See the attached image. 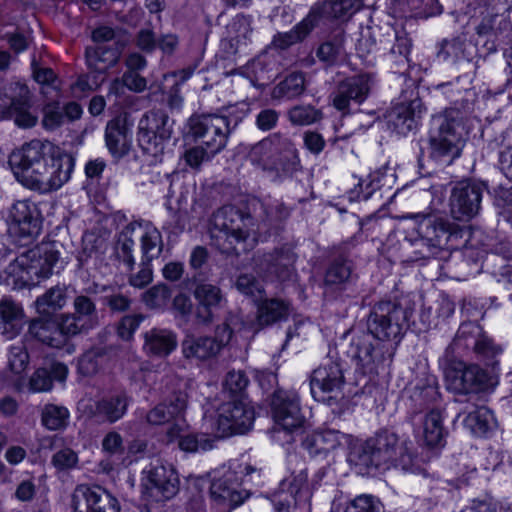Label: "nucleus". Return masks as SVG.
<instances>
[{
	"label": "nucleus",
	"mask_w": 512,
	"mask_h": 512,
	"mask_svg": "<svg viewBox=\"0 0 512 512\" xmlns=\"http://www.w3.org/2000/svg\"><path fill=\"white\" fill-rule=\"evenodd\" d=\"M9 164L22 186L39 194H49L70 180L74 159L52 143L34 139L13 151Z\"/></svg>",
	"instance_id": "obj_1"
},
{
	"label": "nucleus",
	"mask_w": 512,
	"mask_h": 512,
	"mask_svg": "<svg viewBox=\"0 0 512 512\" xmlns=\"http://www.w3.org/2000/svg\"><path fill=\"white\" fill-rule=\"evenodd\" d=\"M406 321L407 311L397 303L381 301L374 305L367 318L368 333L353 334L347 351L364 374L376 373L384 360L383 347H374L372 337L381 341L397 340Z\"/></svg>",
	"instance_id": "obj_2"
},
{
	"label": "nucleus",
	"mask_w": 512,
	"mask_h": 512,
	"mask_svg": "<svg viewBox=\"0 0 512 512\" xmlns=\"http://www.w3.org/2000/svg\"><path fill=\"white\" fill-rule=\"evenodd\" d=\"M348 460L366 469L401 467L406 470L412 463V456L405 441L401 442L395 433L384 430L355 446Z\"/></svg>",
	"instance_id": "obj_3"
},
{
	"label": "nucleus",
	"mask_w": 512,
	"mask_h": 512,
	"mask_svg": "<svg viewBox=\"0 0 512 512\" xmlns=\"http://www.w3.org/2000/svg\"><path fill=\"white\" fill-rule=\"evenodd\" d=\"M464 125L460 110L448 108L433 115L430 122V156L450 164L459 157L464 143Z\"/></svg>",
	"instance_id": "obj_4"
},
{
	"label": "nucleus",
	"mask_w": 512,
	"mask_h": 512,
	"mask_svg": "<svg viewBox=\"0 0 512 512\" xmlns=\"http://www.w3.org/2000/svg\"><path fill=\"white\" fill-rule=\"evenodd\" d=\"M136 239L141 242L142 260L152 262L160 256L163 250L162 235L156 227L144 221L128 223L118 233L115 253L129 271L135 265L133 251Z\"/></svg>",
	"instance_id": "obj_5"
},
{
	"label": "nucleus",
	"mask_w": 512,
	"mask_h": 512,
	"mask_svg": "<svg viewBox=\"0 0 512 512\" xmlns=\"http://www.w3.org/2000/svg\"><path fill=\"white\" fill-rule=\"evenodd\" d=\"M252 218L231 205L214 212L210 223L212 244L222 253L231 254L250 235Z\"/></svg>",
	"instance_id": "obj_6"
},
{
	"label": "nucleus",
	"mask_w": 512,
	"mask_h": 512,
	"mask_svg": "<svg viewBox=\"0 0 512 512\" xmlns=\"http://www.w3.org/2000/svg\"><path fill=\"white\" fill-rule=\"evenodd\" d=\"M256 469L246 464L230 463L228 467L215 472L210 485L212 503L222 512H231L242 505L250 493L242 488L244 476L250 475Z\"/></svg>",
	"instance_id": "obj_7"
},
{
	"label": "nucleus",
	"mask_w": 512,
	"mask_h": 512,
	"mask_svg": "<svg viewBox=\"0 0 512 512\" xmlns=\"http://www.w3.org/2000/svg\"><path fill=\"white\" fill-rule=\"evenodd\" d=\"M412 233L408 237L422 257H436L447 249L449 240L458 236L459 227L447 218L436 214L416 216Z\"/></svg>",
	"instance_id": "obj_8"
},
{
	"label": "nucleus",
	"mask_w": 512,
	"mask_h": 512,
	"mask_svg": "<svg viewBox=\"0 0 512 512\" xmlns=\"http://www.w3.org/2000/svg\"><path fill=\"white\" fill-rule=\"evenodd\" d=\"M454 349L459 355L472 351L479 360L491 367L498 363L496 358L502 353V348L475 322L460 325L452 343L446 348L448 360L452 359L450 351Z\"/></svg>",
	"instance_id": "obj_9"
},
{
	"label": "nucleus",
	"mask_w": 512,
	"mask_h": 512,
	"mask_svg": "<svg viewBox=\"0 0 512 512\" xmlns=\"http://www.w3.org/2000/svg\"><path fill=\"white\" fill-rule=\"evenodd\" d=\"M173 130V120L161 110L145 113L138 124V143L155 161L163 155Z\"/></svg>",
	"instance_id": "obj_10"
},
{
	"label": "nucleus",
	"mask_w": 512,
	"mask_h": 512,
	"mask_svg": "<svg viewBox=\"0 0 512 512\" xmlns=\"http://www.w3.org/2000/svg\"><path fill=\"white\" fill-rule=\"evenodd\" d=\"M77 324L73 317L36 318L30 321L26 338L34 339L53 349L66 347L70 354L74 347L69 345L71 337L77 335Z\"/></svg>",
	"instance_id": "obj_11"
},
{
	"label": "nucleus",
	"mask_w": 512,
	"mask_h": 512,
	"mask_svg": "<svg viewBox=\"0 0 512 512\" xmlns=\"http://www.w3.org/2000/svg\"><path fill=\"white\" fill-rule=\"evenodd\" d=\"M231 131L230 120L223 115H193L188 120V137L216 154L226 146Z\"/></svg>",
	"instance_id": "obj_12"
},
{
	"label": "nucleus",
	"mask_w": 512,
	"mask_h": 512,
	"mask_svg": "<svg viewBox=\"0 0 512 512\" xmlns=\"http://www.w3.org/2000/svg\"><path fill=\"white\" fill-rule=\"evenodd\" d=\"M252 164L262 169H284L283 158L290 160L296 157L294 144L278 133L262 139L249 152Z\"/></svg>",
	"instance_id": "obj_13"
},
{
	"label": "nucleus",
	"mask_w": 512,
	"mask_h": 512,
	"mask_svg": "<svg viewBox=\"0 0 512 512\" xmlns=\"http://www.w3.org/2000/svg\"><path fill=\"white\" fill-rule=\"evenodd\" d=\"M345 384L343 363L329 358L316 368L310 378V389L313 398L326 402L329 406L334 403Z\"/></svg>",
	"instance_id": "obj_14"
},
{
	"label": "nucleus",
	"mask_w": 512,
	"mask_h": 512,
	"mask_svg": "<svg viewBox=\"0 0 512 512\" xmlns=\"http://www.w3.org/2000/svg\"><path fill=\"white\" fill-rule=\"evenodd\" d=\"M451 360L443 355L445 362L444 375L447 388L458 394H469L480 390L485 383V373L477 365L464 366L462 362H456L457 350H451Z\"/></svg>",
	"instance_id": "obj_15"
},
{
	"label": "nucleus",
	"mask_w": 512,
	"mask_h": 512,
	"mask_svg": "<svg viewBox=\"0 0 512 512\" xmlns=\"http://www.w3.org/2000/svg\"><path fill=\"white\" fill-rule=\"evenodd\" d=\"M270 411L275 423V431L289 435L300 430L304 423L298 396L289 391L277 390L270 401Z\"/></svg>",
	"instance_id": "obj_16"
},
{
	"label": "nucleus",
	"mask_w": 512,
	"mask_h": 512,
	"mask_svg": "<svg viewBox=\"0 0 512 512\" xmlns=\"http://www.w3.org/2000/svg\"><path fill=\"white\" fill-rule=\"evenodd\" d=\"M252 407L243 402H228L220 406L217 418V432L220 437L248 432L254 422Z\"/></svg>",
	"instance_id": "obj_17"
},
{
	"label": "nucleus",
	"mask_w": 512,
	"mask_h": 512,
	"mask_svg": "<svg viewBox=\"0 0 512 512\" xmlns=\"http://www.w3.org/2000/svg\"><path fill=\"white\" fill-rule=\"evenodd\" d=\"M74 512H119L117 499L101 486L78 485L72 495Z\"/></svg>",
	"instance_id": "obj_18"
},
{
	"label": "nucleus",
	"mask_w": 512,
	"mask_h": 512,
	"mask_svg": "<svg viewBox=\"0 0 512 512\" xmlns=\"http://www.w3.org/2000/svg\"><path fill=\"white\" fill-rule=\"evenodd\" d=\"M374 83V76L370 73L344 79L334 93L333 106L339 111H349L351 103L359 105L367 99Z\"/></svg>",
	"instance_id": "obj_19"
},
{
	"label": "nucleus",
	"mask_w": 512,
	"mask_h": 512,
	"mask_svg": "<svg viewBox=\"0 0 512 512\" xmlns=\"http://www.w3.org/2000/svg\"><path fill=\"white\" fill-rule=\"evenodd\" d=\"M482 198V188L469 181L454 186L450 196L452 216L460 221L470 220L478 214Z\"/></svg>",
	"instance_id": "obj_20"
},
{
	"label": "nucleus",
	"mask_w": 512,
	"mask_h": 512,
	"mask_svg": "<svg viewBox=\"0 0 512 512\" xmlns=\"http://www.w3.org/2000/svg\"><path fill=\"white\" fill-rule=\"evenodd\" d=\"M296 256L290 248L284 247L266 253L256 260L257 271L270 279L284 282L295 274Z\"/></svg>",
	"instance_id": "obj_21"
},
{
	"label": "nucleus",
	"mask_w": 512,
	"mask_h": 512,
	"mask_svg": "<svg viewBox=\"0 0 512 512\" xmlns=\"http://www.w3.org/2000/svg\"><path fill=\"white\" fill-rule=\"evenodd\" d=\"M30 91L25 84L14 83L10 86L9 103L3 107L2 114L13 119L21 128H31L37 123V116L30 112Z\"/></svg>",
	"instance_id": "obj_22"
},
{
	"label": "nucleus",
	"mask_w": 512,
	"mask_h": 512,
	"mask_svg": "<svg viewBox=\"0 0 512 512\" xmlns=\"http://www.w3.org/2000/svg\"><path fill=\"white\" fill-rule=\"evenodd\" d=\"M307 478L306 470L300 469L298 473H292L281 481L279 492L273 500L278 512H288L291 506H296L308 497Z\"/></svg>",
	"instance_id": "obj_23"
},
{
	"label": "nucleus",
	"mask_w": 512,
	"mask_h": 512,
	"mask_svg": "<svg viewBox=\"0 0 512 512\" xmlns=\"http://www.w3.org/2000/svg\"><path fill=\"white\" fill-rule=\"evenodd\" d=\"M146 473L151 489L162 499H171L178 493L180 481L172 464L157 459L150 464Z\"/></svg>",
	"instance_id": "obj_24"
},
{
	"label": "nucleus",
	"mask_w": 512,
	"mask_h": 512,
	"mask_svg": "<svg viewBox=\"0 0 512 512\" xmlns=\"http://www.w3.org/2000/svg\"><path fill=\"white\" fill-rule=\"evenodd\" d=\"M11 228L22 237H35L41 229L40 212L30 200L16 201L9 210Z\"/></svg>",
	"instance_id": "obj_25"
},
{
	"label": "nucleus",
	"mask_w": 512,
	"mask_h": 512,
	"mask_svg": "<svg viewBox=\"0 0 512 512\" xmlns=\"http://www.w3.org/2000/svg\"><path fill=\"white\" fill-rule=\"evenodd\" d=\"M323 10L321 5H313L306 17L290 31L274 35L271 45L276 49L286 50L292 45L302 42L323 18Z\"/></svg>",
	"instance_id": "obj_26"
},
{
	"label": "nucleus",
	"mask_w": 512,
	"mask_h": 512,
	"mask_svg": "<svg viewBox=\"0 0 512 512\" xmlns=\"http://www.w3.org/2000/svg\"><path fill=\"white\" fill-rule=\"evenodd\" d=\"M196 286L193 291L197 301L195 317L199 323L209 324L214 319L215 311L220 308L224 301L221 289L211 283L201 282L195 279Z\"/></svg>",
	"instance_id": "obj_27"
},
{
	"label": "nucleus",
	"mask_w": 512,
	"mask_h": 512,
	"mask_svg": "<svg viewBox=\"0 0 512 512\" xmlns=\"http://www.w3.org/2000/svg\"><path fill=\"white\" fill-rule=\"evenodd\" d=\"M187 404V394L183 391H175L161 403L151 409L146 420L151 425H163L173 421L183 423L182 414Z\"/></svg>",
	"instance_id": "obj_28"
},
{
	"label": "nucleus",
	"mask_w": 512,
	"mask_h": 512,
	"mask_svg": "<svg viewBox=\"0 0 512 512\" xmlns=\"http://www.w3.org/2000/svg\"><path fill=\"white\" fill-rule=\"evenodd\" d=\"M422 110L423 104L418 98L397 104L387 114L388 126L397 134L406 135L416 129Z\"/></svg>",
	"instance_id": "obj_29"
},
{
	"label": "nucleus",
	"mask_w": 512,
	"mask_h": 512,
	"mask_svg": "<svg viewBox=\"0 0 512 512\" xmlns=\"http://www.w3.org/2000/svg\"><path fill=\"white\" fill-rule=\"evenodd\" d=\"M183 430L184 422L172 424L166 432L167 442L171 443L177 440L178 447L189 453L205 452L214 448V438L203 433L183 435Z\"/></svg>",
	"instance_id": "obj_30"
},
{
	"label": "nucleus",
	"mask_w": 512,
	"mask_h": 512,
	"mask_svg": "<svg viewBox=\"0 0 512 512\" xmlns=\"http://www.w3.org/2000/svg\"><path fill=\"white\" fill-rule=\"evenodd\" d=\"M38 274L36 265H28L26 257L21 256L11 261L0 272V285L13 290L21 289L32 284V275Z\"/></svg>",
	"instance_id": "obj_31"
},
{
	"label": "nucleus",
	"mask_w": 512,
	"mask_h": 512,
	"mask_svg": "<svg viewBox=\"0 0 512 512\" xmlns=\"http://www.w3.org/2000/svg\"><path fill=\"white\" fill-rule=\"evenodd\" d=\"M105 141L108 150L115 158H121L128 154L132 142V132L124 119L118 117L107 123Z\"/></svg>",
	"instance_id": "obj_32"
},
{
	"label": "nucleus",
	"mask_w": 512,
	"mask_h": 512,
	"mask_svg": "<svg viewBox=\"0 0 512 512\" xmlns=\"http://www.w3.org/2000/svg\"><path fill=\"white\" fill-rule=\"evenodd\" d=\"M348 439L346 434L338 430L326 429L307 435L303 446L311 455L326 454L347 443Z\"/></svg>",
	"instance_id": "obj_33"
},
{
	"label": "nucleus",
	"mask_w": 512,
	"mask_h": 512,
	"mask_svg": "<svg viewBox=\"0 0 512 512\" xmlns=\"http://www.w3.org/2000/svg\"><path fill=\"white\" fill-rule=\"evenodd\" d=\"M177 347V335L166 328H152L144 333V350L147 354L166 357Z\"/></svg>",
	"instance_id": "obj_34"
},
{
	"label": "nucleus",
	"mask_w": 512,
	"mask_h": 512,
	"mask_svg": "<svg viewBox=\"0 0 512 512\" xmlns=\"http://www.w3.org/2000/svg\"><path fill=\"white\" fill-rule=\"evenodd\" d=\"M464 426L475 436L482 437L497 426L494 414L486 406L470 405L464 410Z\"/></svg>",
	"instance_id": "obj_35"
},
{
	"label": "nucleus",
	"mask_w": 512,
	"mask_h": 512,
	"mask_svg": "<svg viewBox=\"0 0 512 512\" xmlns=\"http://www.w3.org/2000/svg\"><path fill=\"white\" fill-rule=\"evenodd\" d=\"M121 53L122 45L118 42L111 45L98 44L86 49V59L91 68L103 73L118 63Z\"/></svg>",
	"instance_id": "obj_36"
},
{
	"label": "nucleus",
	"mask_w": 512,
	"mask_h": 512,
	"mask_svg": "<svg viewBox=\"0 0 512 512\" xmlns=\"http://www.w3.org/2000/svg\"><path fill=\"white\" fill-rule=\"evenodd\" d=\"M182 353L187 359L205 361L216 357L220 351L212 337L188 335L182 341Z\"/></svg>",
	"instance_id": "obj_37"
},
{
	"label": "nucleus",
	"mask_w": 512,
	"mask_h": 512,
	"mask_svg": "<svg viewBox=\"0 0 512 512\" xmlns=\"http://www.w3.org/2000/svg\"><path fill=\"white\" fill-rule=\"evenodd\" d=\"M420 424L423 439L427 446L436 447L442 444L444 439V428L442 425V415L438 409H430L424 416H418L416 423Z\"/></svg>",
	"instance_id": "obj_38"
},
{
	"label": "nucleus",
	"mask_w": 512,
	"mask_h": 512,
	"mask_svg": "<svg viewBox=\"0 0 512 512\" xmlns=\"http://www.w3.org/2000/svg\"><path fill=\"white\" fill-rule=\"evenodd\" d=\"M439 397L440 393L435 378H431V381L426 384L416 385L410 396L413 410L412 422L416 423L417 417L430 405L436 403Z\"/></svg>",
	"instance_id": "obj_39"
},
{
	"label": "nucleus",
	"mask_w": 512,
	"mask_h": 512,
	"mask_svg": "<svg viewBox=\"0 0 512 512\" xmlns=\"http://www.w3.org/2000/svg\"><path fill=\"white\" fill-rule=\"evenodd\" d=\"M128 407L125 395L103 398L95 403L93 416L101 421L115 423L126 413Z\"/></svg>",
	"instance_id": "obj_40"
},
{
	"label": "nucleus",
	"mask_w": 512,
	"mask_h": 512,
	"mask_svg": "<svg viewBox=\"0 0 512 512\" xmlns=\"http://www.w3.org/2000/svg\"><path fill=\"white\" fill-rule=\"evenodd\" d=\"M289 312V303L280 299H266L258 305V325L263 327L285 320Z\"/></svg>",
	"instance_id": "obj_41"
},
{
	"label": "nucleus",
	"mask_w": 512,
	"mask_h": 512,
	"mask_svg": "<svg viewBox=\"0 0 512 512\" xmlns=\"http://www.w3.org/2000/svg\"><path fill=\"white\" fill-rule=\"evenodd\" d=\"M74 313L61 314L71 316L77 324V335L92 328L93 318L96 316L95 303L85 295H79L73 302Z\"/></svg>",
	"instance_id": "obj_42"
},
{
	"label": "nucleus",
	"mask_w": 512,
	"mask_h": 512,
	"mask_svg": "<svg viewBox=\"0 0 512 512\" xmlns=\"http://www.w3.org/2000/svg\"><path fill=\"white\" fill-rule=\"evenodd\" d=\"M23 315L21 305L12 298L3 297L0 299V318L2 320L0 328L2 333L6 334L8 338H13L17 335L18 328H16L14 321L20 320Z\"/></svg>",
	"instance_id": "obj_43"
},
{
	"label": "nucleus",
	"mask_w": 512,
	"mask_h": 512,
	"mask_svg": "<svg viewBox=\"0 0 512 512\" xmlns=\"http://www.w3.org/2000/svg\"><path fill=\"white\" fill-rule=\"evenodd\" d=\"M67 302V288L64 285H56L48 289L35 301L39 314H50L62 309Z\"/></svg>",
	"instance_id": "obj_44"
},
{
	"label": "nucleus",
	"mask_w": 512,
	"mask_h": 512,
	"mask_svg": "<svg viewBox=\"0 0 512 512\" xmlns=\"http://www.w3.org/2000/svg\"><path fill=\"white\" fill-rule=\"evenodd\" d=\"M316 5H320L317 3ZM364 5V0H328L321 4L323 16L335 19H348Z\"/></svg>",
	"instance_id": "obj_45"
},
{
	"label": "nucleus",
	"mask_w": 512,
	"mask_h": 512,
	"mask_svg": "<svg viewBox=\"0 0 512 512\" xmlns=\"http://www.w3.org/2000/svg\"><path fill=\"white\" fill-rule=\"evenodd\" d=\"M352 267L349 261L343 258L335 259L327 268L324 283L332 289L340 288L351 278Z\"/></svg>",
	"instance_id": "obj_46"
},
{
	"label": "nucleus",
	"mask_w": 512,
	"mask_h": 512,
	"mask_svg": "<svg viewBox=\"0 0 512 512\" xmlns=\"http://www.w3.org/2000/svg\"><path fill=\"white\" fill-rule=\"evenodd\" d=\"M290 123L294 126H309L323 119V112L312 105H295L287 112Z\"/></svg>",
	"instance_id": "obj_47"
},
{
	"label": "nucleus",
	"mask_w": 512,
	"mask_h": 512,
	"mask_svg": "<svg viewBox=\"0 0 512 512\" xmlns=\"http://www.w3.org/2000/svg\"><path fill=\"white\" fill-rule=\"evenodd\" d=\"M305 90L304 75L300 72H294L288 75L274 88L275 97L294 99L300 96Z\"/></svg>",
	"instance_id": "obj_48"
},
{
	"label": "nucleus",
	"mask_w": 512,
	"mask_h": 512,
	"mask_svg": "<svg viewBox=\"0 0 512 512\" xmlns=\"http://www.w3.org/2000/svg\"><path fill=\"white\" fill-rule=\"evenodd\" d=\"M69 417L68 410L63 406L47 404L41 414L42 424L49 430L64 428Z\"/></svg>",
	"instance_id": "obj_49"
},
{
	"label": "nucleus",
	"mask_w": 512,
	"mask_h": 512,
	"mask_svg": "<svg viewBox=\"0 0 512 512\" xmlns=\"http://www.w3.org/2000/svg\"><path fill=\"white\" fill-rule=\"evenodd\" d=\"M235 286L242 294L260 300L263 296V286L252 274H241L238 276Z\"/></svg>",
	"instance_id": "obj_50"
},
{
	"label": "nucleus",
	"mask_w": 512,
	"mask_h": 512,
	"mask_svg": "<svg viewBox=\"0 0 512 512\" xmlns=\"http://www.w3.org/2000/svg\"><path fill=\"white\" fill-rule=\"evenodd\" d=\"M344 512H384V507L378 498L364 494L352 500Z\"/></svg>",
	"instance_id": "obj_51"
},
{
	"label": "nucleus",
	"mask_w": 512,
	"mask_h": 512,
	"mask_svg": "<svg viewBox=\"0 0 512 512\" xmlns=\"http://www.w3.org/2000/svg\"><path fill=\"white\" fill-rule=\"evenodd\" d=\"M169 298L170 289L164 284L155 285L143 294V302L151 309L165 307Z\"/></svg>",
	"instance_id": "obj_52"
},
{
	"label": "nucleus",
	"mask_w": 512,
	"mask_h": 512,
	"mask_svg": "<svg viewBox=\"0 0 512 512\" xmlns=\"http://www.w3.org/2000/svg\"><path fill=\"white\" fill-rule=\"evenodd\" d=\"M267 221L271 223L280 222L288 218L289 209L277 199H268L260 203Z\"/></svg>",
	"instance_id": "obj_53"
},
{
	"label": "nucleus",
	"mask_w": 512,
	"mask_h": 512,
	"mask_svg": "<svg viewBox=\"0 0 512 512\" xmlns=\"http://www.w3.org/2000/svg\"><path fill=\"white\" fill-rule=\"evenodd\" d=\"M77 453L68 447L61 448L52 456L51 463L59 471L74 469L78 464Z\"/></svg>",
	"instance_id": "obj_54"
},
{
	"label": "nucleus",
	"mask_w": 512,
	"mask_h": 512,
	"mask_svg": "<svg viewBox=\"0 0 512 512\" xmlns=\"http://www.w3.org/2000/svg\"><path fill=\"white\" fill-rule=\"evenodd\" d=\"M102 358L101 349H92L84 353L78 362V369L81 374L90 376L95 374L100 368Z\"/></svg>",
	"instance_id": "obj_55"
},
{
	"label": "nucleus",
	"mask_w": 512,
	"mask_h": 512,
	"mask_svg": "<svg viewBox=\"0 0 512 512\" xmlns=\"http://www.w3.org/2000/svg\"><path fill=\"white\" fill-rule=\"evenodd\" d=\"M29 362V355L26 348L19 345H12L9 349L8 363L11 371L15 374L23 372Z\"/></svg>",
	"instance_id": "obj_56"
},
{
	"label": "nucleus",
	"mask_w": 512,
	"mask_h": 512,
	"mask_svg": "<svg viewBox=\"0 0 512 512\" xmlns=\"http://www.w3.org/2000/svg\"><path fill=\"white\" fill-rule=\"evenodd\" d=\"M101 448L110 456L122 455L125 451L123 437L116 431H110L103 437Z\"/></svg>",
	"instance_id": "obj_57"
},
{
	"label": "nucleus",
	"mask_w": 512,
	"mask_h": 512,
	"mask_svg": "<svg viewBox=\"0 0 512 512\" xmlns=\"http://www.w3.org/2000/svg\"><path fill=\"white\" fill-rule=\"evenodd\" d=\"M131 302V299L120 291H112L103 297V304L114 313H121L129 310Z\"/></svg>",
	"instance_id": "obj_58"
},
{
	"label": "nucleus",
	"mask_w": 512,
	"mask_h": 512,
	"mask_svg": "<svg viewBox=\"0 0 512 512\" xmlns=\"http://www.w3.org/2000/svg\"><path fill=\"white\" fill-rule=\"evenodd\" d=\"M249 379L245 372L238 370L229 371L224 381V388L231 394H239L246 389Z\"/></svg>",
	"instance_id": "obj_59"
},
{
	"label": "nucleus",
	"mask_w": 512,
	"mask_h": 512,
	"mask_svg": "<svg viewBox=\"0 0 512 512\" xmlns=\"http://www.w3.org/2000/svg\"><path fill=\"white\" fill-rule=\"evenodd\" d=\"M216 153L210 152V150L199 144L195 147L188 149L185 152L184 158L191 168H198L204 161H208Z\"/></svg>",
	"instance_id": "obj_60"
},
{
	"label": "nucleus",
	"mask_w": 512,
	"mask_h": 512,
	"mask_svg": "<svg viewBox=\"0 0 512 512\" xmlns=\"http://www.w3.org/2000/svg\"><path fill=\"white\" fill-rule=\"evenodd\" d=\"M52 376L48 369H37L30 378L29 389L32 392H45L52 388Z\"/></svg>",
	"instance_id": "obj_61"
},
{
	"label": "nucleus",
	"mask_w": 512,
	"mask_h": 512,
	"mask_svg": "<svg viewBox=\"0 0 512 512\" xmlns=\"http://www.w3.org/2000/svg\"><path fill=\"white\" fill-rule=\"evenodd\" d=\"M280 113L275 109L266 108L256 115L255 124L261 131H270L274 129L279 121Z\"/></svg>",
	"instance_id": "obj_62"
},
{
	"label": "nucleus",
	"mask_w": 512,
	"mask_h": 512,
	"mask_svg": "<svg viewBox=\"0 0 512 512\" xmlns=\"http://www.w3.org/2000/svg\"><path fill=\"white\" fill-rule=\"evenodd\" d=\"M341 48L340 40L326 41L318 47L316 56L323 62L333 63L340 54Z\"/></svg>",
	"instance_id": "obj_63"
},
{
	"label": "nucleus",
	"mask_w": 512,
	"mask_h": 512,
	"mask_svg": "<svg viewBox=\"0 0 512 512\" xmlns=\"http://www.w3.org/2000/svg\"><path fill=\"white\" fill-rule=\"evenodd\" d=\"M143 317L141 315H129L120 321L117 333L123 340H129L138 329Z\"/></svg>",
	"instance_id": "obj_64"
}]
</instances>
